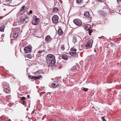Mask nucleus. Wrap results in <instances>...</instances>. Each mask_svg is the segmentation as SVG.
Listing matches in <instances>:
<instances>
[{
	"mask_svg": "<svg viewBox=\"0 0 121 121\" xmlns=\"http://www.w3.org/2000/svg\"><path fill=\"white\" fill-rule=\"evenodd\" d=\"M59 17L57 15H54L53 16L52 20L53 23L56 24L57 23L58 21Z\"/></svg>",
	"mask_w": 121,
	"mask_h": 121,
	"instance_id": "obj_7",
	"label": "nucleus"
},
{
	"mask_svg": "<svg viewBox=\"0 0 121 121\" xmlns=\"http://www.w3.org/2000/svg\"><path fill=\"white\" fill-rule=\"evenodd\" d=\"M34 110L31 113V114H32L34 113Z\"/></svg>",
	"mask_w": 121,
	"mask_h": 121,
	"instance_id": "obj_39",
	"label": "nucleus"
},
{
	"mask_svg": "<svg viewBox=\"0 0 121 121\" xmlns=\"http://www.w3.org/2000/svg\"><path fill=\"white\" fill-rule=\"evenodd\" d=\"M32 11L31 10H30V11L29 12V13L30 14H31L32 13Z\"/></svg>",
	"mask_w": 121,
	"mask_h": 121,
	"instance_id": "obj_36",
	"label": "nucleus"
},
{
	"mask_svg": "<svg viewBox=\"0 0 121 121\" xmlns=\"http://www.w3.org/2000/svg\"><path fill=\"white\" fill-rule=\"evenodd\" d=\"M82 0H76V3L78 4H79L81 3Z\"/></svg>",
	"mask_w": 121,
	"mask_h": 121,
	"instance_id": "obj_29",
	"label": "nucleus"
},
{
	"mask_svg": "<svg viewBox=\"0 0 121 121\" xmlns=\"http://www.w3.org/2000/svg\"><path fill=\"white\" fill-rule=\"evenodd\" d=\"M46 59L48 63L52 66H54L56 63L55 56L53 55L49 54L46 56Z\"/></svg>",
	"mask_w": 121,
	"mask_h": 121,
	"instance_id": "obj_1",
	"label": "nucleus"
},
{
	"mask_svg": "<svg viewBox=\"0 0 121 121\" xmlns=\"http://www.w3.org/2000/svg\"><path fill=\"white\" fill-rule=\"evenodd\" d=\"M18 33H15L13 35V37L15 38H16L18 36Z\"/></svg>",
	"mask_w": 121,
	"mask_h": 121,
	"instance_id": "obj_27",
	"label": "nucleus"
},
{
	"mask_svg": "<svg viewBox=\"0 0 121 121\" xmlns=\"http://www.w3.org/2000/svg\"><path fill=\"white\" fill-rule=\"evenodd\" d=\"M5 27L4 24H1L0 27V31L1 32L4 31Z\"/></svg>",
	"mask_w": 121,
	"mask_h": 121,
	"instance_id": "obj_16",
	"label": "nucleus"
},
{
	"mask_svg": "<svg viewBox=\"0 0 121 121\" xmlns=\"http://www.w3.org/2000/svg\"><path fill=\"white\" fill-rule=\"evenodd\" d=\"M117 2H118L121 1V0H117Z\"/></svg>",
	"mask_w": 121,
	"mask_h": 121,
	"instance_id": "obj_38",
	"label": "nucleus"
},
{
	"mask_svg": "<svg viewBox=\"0 0 121 121\" xmlns=\"http://www.w3.org/2000/svg\"><path fill=\"white\" fill-rule=\"evenodd\" d=\"M48 93H49L50 94H51V93H50V92H48Z\"/></svg>",
	"mask_w": 121,
	"mask_h": 121,
	"instance_id": "obj_44",
	"label": "nucleus"
},
{
	"mask_svg": "<svg viewBox=\"0 0 121 121\" xmlns=\"http://www.w3.org/2000/svg\"><path fill=\"white\" fill-rule=\"evenodd\" d=\"M63 32L61 29H58L57 31L58 34L60 35H62L63 33Z\"/></svg>",
	"mask_w": 121,
	"mask_h": 121,
	"instance_id": "obj_18",
	"label": "nucleus"
},
{
	"mask_svg": "<svg viewBox=\"0 0 121 121\" xmlns=\"http://www.w3.org/2000/svg\"><path fill=\"white\" fill-rule=\"evenodd\" d=\"M7 88H4L3 91L6 94H9L10 92L11 91L10 90L7 89Z\"/></svg>",
	"mask_w": 121,
	"mask_h": 121,
	"instance_id": "obj_15",
	"label": "nucleus"
},
{
	"mask_svg": "<svg viewBox=\"0 0 121 121\" xmlns=\"http://www.w3.org/2000/svg\"><path fill=\"white\" fill-rule=\"evenodd\" d=\"M43 52V51L42 50H41L39 51L38 52V53L39 54H40L42 53Z\"/></svg>",
	"mask_w": 121,
	"mask_h": 121,
	"instance_id": "obj_33",
	"label": "nucleus"
},
{
	"mask_svg": "<svg viewBox=\"0 0 121 121\" xmlns=\"http://www.w3.org/2000/svg\"><path fill=\"white\" fill-rule=\"evenodd\" d=\"M58 10V8L56 7H55L52 10V12L54 13L57 12Z\"/></svg>",
	"mask_w": 121,
	"mask_h": 121,
	"instance_id": "obj_21",
	"label": "nucleus"
},
{
	"mask_svg": "<svg viewBox=\"0 0 121 121\" xmlns=\"http://www.w3.org/2000/svg\"><path fill=\"white\" fill-rule=\"evenodd\" d=\"M101 119L102 120V121H106V120L105 119V117H102Z\"/></svg>",
	"mask_w": 121,
	"mask_h": 121,
	"instance_id": "obj_32",
	"label": "nucleus"
},
{
	"mask_svg": "<svg viewBox=\"0 0 121 121\" xmlns=\"http://www.w3.org/2000/svg\"><path fill=\"white\" fill-rule=\"evenodd\" d=\"M39 19L38 18H36L35 19H34L32 21V23L33 24L35 25H37L38 24Z\"/></svg>",
	"mask_w": 121,
	"mask_h": 121,
	"instance_id": "obj_11",
	"label": "nucleus"
},
{
	"mask_svg": "<svg viewBox=\"0 0 121 121\" xmlns=\"http://www.w3.org/2000/svg\"><path fill=\"white\" fill-rule=\"evenodd\" d=\"M66 48V47L65 45V44H63L62 45L61 47V49L62 50L64 51V50Z\"/></svg>",
	"mask_w": 121,
	"mask_h": 121,
	"instance_id": "obj_25",
	"label": "nucleus"
},
{
	"mask_svg": "<svg viewBox=\"0 0 121 121\" xmlns=\"http://www.w3.org/2000/svg\"><path fill=\"white\" fill-rule=\"evenodd\" d=\"M7 4H9L11 3L12 0H5Z\"/></svg>",
	"mask_w": 121,
	"mask_h": 121,
	"instance_id": "obj_26",
	"label": "nucleus"
},
{
	"mask_svg": "<svg viewBox=\"0 0 121 121\" xmlns=\"http://www.w3.org/2000/svg\"><path fill=\"white\" fill-rule=\"evenodd\" d=\"M93 42V40L92 39H91L88 41L86 45V48L87 49H88L91 48Z\"/></svg>",
	"mask_w": 121,
	"mask_h": 121,
	"instance_id": "obj_5",
	"label": "nucleus"
},
{
	"mask_svg": "<svg viewBox=\"0 0 121 121\" xmlns=\"http://www.w3.org/2000/svg\"><path fill=\"white\" fill-rule=\"evenodd\" d=\"M26 60H27V59H26Z\"/></svg>",
	"mask_w": 121,
	"mask_h": 121,
	"instance_id": "obj_47",
	"label": "nucleus"
},
{
	"mask_svg": "<svg viewBox=\"0 0 121 121\" xmlns=\"http://www.w3.org/2000/svg\"><path fill=\"white\" fill-rule=\"evenodd\" d=\"M73 22L77 26H80L82 24L81 20L79 19H76L73 20Z\"/></svg>",
	"mask_w": 121,
	"mask_h": 121,
	"instance_id": "obj_3",
	"label": "nucleus"
},
{
	"mask_svg": "<svg viewBox=\"0 0 121 121\" xmlns=\"http://www.w3.org/2000/svg\"><path fill=\"white\" fill-rule=\"evenodd\" d=\"M84 16L86 17L88 20H91V17L90 16V14L89 12L88 11H86L85 12L84 14Z\"/></svg>",
	"mask_w": 121,
	"mask_h": 121,
	"instance_id": "obj_9",
	"label": "nucleus"
},
{
	"mask_svg": "<svg viewBox=\"0 0 121 121\" xmlns=\"http://www.w3.org/2000/svg\"><path fill=\"white\" fill-rule=\"evenodd\" d=\"M85 29L86 30H89L91 28V26L90 25H86L85 26Z\"/></svg>",
	"mask_w": 121,
	"mask_h": 121,
	"instance_id": "obj_20",
	"label": "nucleus"
},
{
	"mask_svg": "<svg viewBox=\"0 0 121 121\" xmlns=\"http://www.w3.org/2000/svg\"><path fill=\"white\" fill-rule=\"evenodd\" d=\"M33 76H32L31 75H29L28 77L29 78H30L31 79H32V77Z\"/></svg>",
	"mask_w": 121,
	"mask_h": 121,
	"instance_id": "obj_34",
	"label": "nucleus"
},
{
	"mask_svg": "<svg viewBox=\"0 0 121 121\" xmlns=\"http://www.w3.org/2000/svg\"><path fill=\"white\" fill-rule=\"evenodd\" d=\"M76 49H75L73 47L71 49L69 54L72 56H76Z\"/></svg>",
	"mask_w": 121,
	"mask_h": 121,
	"instance_id": "obj_6",
	"label": "nucleus"
},
{
	"mask_svg": "<svg viewBox=\"0 0 121 121\" xmlns=\"http://www.w3.org/2000/svg\"><path fill=\"white\" fill-rule=\"evenodd\" d=\"M5 121H11L10 119H8V118L6 119H5Z\"/></svg>",
	"mask_w": 121,
	"mask_h": 121,
	"instance_id": "obj_35",
	"label": "nucleus"
},
{
	"mask_svg": "<svg viewBox=\"0 0 121 121\" xmlns=\"http://www.w3.org/2000/svg\"><path fill=\"white\" fill-rule=\"evenodd\" d=\"M78 40L77 38L76 37L74 36L73 37V42L74 44L77 43L78 42Z\"/></svg>",
	"mask_w": 121,
	"mask_h": 121,
	"instance_id": "obj_17",
	"label": "nucleus"
},
{
	"mask_svg": "<svg viewBox=\"0 0 121 121\" xmlns=\"http://www.w3.org/2000/svg\"><path fill=\"white\" fill-rule=\"evenodd\" d=\"M26 9V8L25 7V6L24 5H23L20 11V12H23V11L24 10H25V9Z\"/></svg>",
	"mask_w": 121,
	"mask_h": 121,
	"instance_id": "obj_22",
	"label": "nucleus"
},
{
	"mask_svg": "<svg viewBox=\"0 0 121 121\" xmlns=\"http://www.w3.org/2000/svg\"><path fill=\"white\" fill-rule=\"evenodd\" d=\"M32 48L31 45H28L24 48V50L26 53L30 52H31Z\"/></svg>",
	"mask_w": 121,
	"mask_h": 121,
	"instance_id": "obj_4",
	"label": "nucleus"
},
{
	"mask_svg": "<svg viewBox=\"0 0 121 121\" xmlns=\"http://www.w3.org/2000/svg\"><path fill=\"white\" fill-rule=\"evenodd\" d=\"M42 71L40 70H38V71H36L35 73V74H39L40 73H42Z\"/></svg>",
	"mask_w": 121,
	"mask_h": 121,
	"instance_id": "obj_30",
	"label": "nucleus"
},
{
	"mask_svg": "<svg viewBox=\"0 0 121 121\" xmlns=\"http://www.w3.org/2000/svg\"><path fill=\"white\" fill-rule=\"evenodd\" d=\"M32 77V79H34V80H35L36 79H38L41 78L42 77L41 76H33Z\"/></svg>",
	"mask_w": 121,
	"mask_h": 121,
	"instance_id": "obj_14",
	"label": "nucleus"
},
{
	"mask_svg": "<svg viewBox=\"0 0 121 121\" xmlns=\"http://www.w3.org/2000/svg\"><path fill=\"white\" fill-rule=\"evenodd\" d=\"M76 68V66H74L71 68V70L72 71L75 72Z\"/></svg>",
	"mask_w": 121,
	"mask_h": 121,
	"instance_id": "obj_24",
	"label": "nucleus"
},
{
	"mask_svg": "<svg viewBox=\"0 0 121 121\" xmlns=\"http://www.w3.org/2000/svg\"><path fill=\"white\" fill-rule=\"evenodd\" d=\"M3 18V17H0V19H1V18Z\"/></svg>",
	"mask_w": 121,
	"mask_h": 121,
	"instance_id": "obj_41",
	"label": "nucleus"
},
{
	"mask_svg": "<svg viewBox=\"0 0 121 121\" xmlns=\"http://www.w3.org/2000/svg\"><path fill=\"white\" fill-rule=\"evenodd\" d=\"M58 85V84H56L55 82L52 83V86L53 88H55L57 87Z\"/></svg>",
	"mask_w": 121,
	"mask_h": 121,
	"instance_id": "obj_19",
	"label": "nucleus"
},
{
	"mask_svg": "<svg viewBox=\"0 0 121 121\" xmlns=\"http://www.w3.org/2000/svg\"><path fill=\"white\" fill-rule=\"evenodd\" d=\"M88 32L90 35H91V33L93 32V30L91 29H89L88 30Z\"/></svg>",
	"mask_w": 121,
	"mask_h": 121,
	"instance_id": "obj_28",
	"label": "nucleus"
},
{
	"mask_svg": "<svg viewBox=\"0 0 121 121\" xmlns=\"http://www.w3.org/2000/svg\"><path fill=\"white\" fill-rule=\"evenodd\" d=\"M52 40V38L49 35H48L45 38V40L47 43H48L50 42Z\"/></svg>",
	"mask_w": 121,
	"mask_h": 121,
	"instance_id": "obj_8",
	"label": "nucleus"
},
{
	"mask_svg": "<svg viewBox=\"0 0 121 121\" xmlns=\"http://www.w3.org/2000/svg\"><path fill=\"white\" fill-rule=\"evenodd\" d=\"M98 0L99 1H101L102 2V0Z\"/></svg>",
	"mask_w": 121,
	"mask_h": 121,
	"instance_id": "obj_40",
	"label": "nucleus"
},
{
	"mask_svg": "<svg viewBox=\"0 0 121 121\" xmlns=\"http://www.w3.org/2000/svg\"><path fill=\"white\" fill-rule=\"evenodd\" d=\"M27 97L28 99H29L30 98V96L29 95H27Z\"/></svg>",
	"mask_w": 121,
	"mask_h": 121,
	"instance_id": "obj_37",
	"label": "nucleus"
},
{
	"mask_svg": "<svg viewBox=\"0 0 121 121\" xmlns=\"http://www.w3.org/2000/svg\"><path fill=\"white\" fill-rule=\"evenodd\" d=\"M2 84V87L3 88H9V84L6 82H3Z\"/></svg>",
	"mask_w": 121,
	"mask_h": 121,
	"instance_id": "obj_10",
	"label": "nucleus"
},
{
	"mask_svg": "<svg viewBox=\"0 0 121 121\" xmlns=\"http://www.w3.org/2000/svg\"><path fill=\"white\" fill-rule=\"evenodd\" d=\"M61 68V67H59V68H60V69Z\"/></svg>",
	"mask_w": 121,
	"mask_h": 121,
	"instance_id": "obj_45",
	"label": "nucleus"
},
{
	"mask_svg": "<svg viewBox=\"0 0 121 121\" xmlns=\"http://www.w3.org/2000/svg\"><path fill=\"white\" fill-rule=\"evenodd\" d=\"M81 46L82 47V49H83V46L82 45V46Z\"/></svg>",
	"mask_w": 121,
	"mask_h": 121,
	"instance_id": "obj_42",
	"label": "nucleus"
},
{
	"mask_svg": "<svg viewBox=\"0 0 121 121\" xmlns=\"http://www.w3.org/2000/svg\"><path fill=\"white\" fill-rule=\"evenodd\" d=\"M60 56L62 57L63 59L65 60H67L68 58V56L66 55L65 54H61Z\"/></svg>",
	"mask_w": 121,
	"mask_h": 121,
	"instance_id": "obj_12",
	"label": "nucleus"
},
{
	"mask_svg": "<svg viewBox=\"0 0 121 121\" xmlns=\"http://www.w3.org/2000/svg\"><path fill=\"white\" fill-rule=\"evenodd\" d=\"M21 99L22 101V103L24 105H25L26 104L25 101L26 100H27V99L24 97H22L21 98Z\"/></svg>",
	"mask_w": 121,
	"mask_h": 121,
	"instance_id": "obj_13",
	"label": "nucleus"
},
{
	"mask_svg": "<svg viewBox=\"0 0 121 121\" xmlns=\"http://www.w3.org/2000/svg\"><path fill=\"white\" fill-rule=\"evenodd\" d=\"M80 47H79V49H81V50H82V49H81V48H80Z\"/></svg>",
	"mask_w": 121,
	"mask_h": 121,
	"instance_id": "obj_43",
	"label": "nucleus"
},
{
	"mask_svg": "<svg viewBox=\"0 0 121 121\" xmlns=\"http://www.w3.org/2000/svg\"><path fill=\"white\" fill-rule=\"evenodd\" d=\"M27 22V17L25 15H22L20 19V23L23 24Z\"/></svg>",
	"mask_w": 121,
	"mask_h": 121,
	"instance_id": "obj_2",
	"label": "nucleus"
},
{
	"mask_svg": "<svg viewBox=\"0 0 121 121\" xmlns=\"http://www.w3.org/2000/svg\"><path fill=\"white\" fill-rule=\"evenodd\" d=\"M25 57H27V58H29V59H31L32 58V56L31 55L29 54H27L26 56Z\"/></svg>",
	"mask_w": 121,
	"mask_h": 121,
	"instance_id": "obj_23",
	"label": "nucleus"
},
{
	"mask_svg": "<svg viewBox=\"0 0 121 121\" xmlns=\"http://www.w3.org/2000/svg\"><path fill=\"white\" fill-rule=\"evenodd\" d=\"M1 4V1H0V4Z\"/></svg>",
	"mask_w": 121,
	"mask_h": 121,
	"instance_id": "obj_46",
	"label": "nucleus"
},
{
	"mask_svg": "<svg viewBox=\"0 0 121 121\" xmlns=\"http://www.w3.org/2000/svg\"><path fill=\"white\" fill-rule=\"evenodd\" d=\"M82 90L86 92L88 90V89L85 88H83Z\"/></svg>",
	"mask_w": 121,
	"mask_h": 121,
	"instance_id": "obj_31",
	"label": "nucleus"
}]
</instances>
